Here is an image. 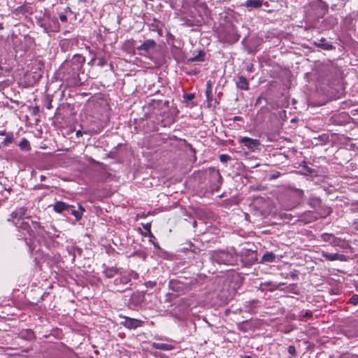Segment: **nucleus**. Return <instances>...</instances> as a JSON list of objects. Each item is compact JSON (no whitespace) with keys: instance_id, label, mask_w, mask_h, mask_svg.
Here are the masks:
<instances>
[{"instance_id":"obj_1","label":"nucleus","mask_w":358,"mask_h":358,"mask_svg":"<svg viewBox=\"0 0 358 358\" xmlns=\"http://www.w3.org/2000/svg\"><path fill=\"white\" fill-rule=\"evenodd\" d=\"M211 259L219 264L236 265L238 257L234 252L224 250L214 251L211 255Z\"/></svg>"},{"instance_id":"obj_2","label":"nucleus","mask_w":358,"mask_h":358,"mask_svg":"<svg viewBox=\"0 0 358 358\" xmlns=\"http://www.w3.org/2000/svg\"><path fill=\"white\" fill-rule=\"evenodd\" d=\"M117 275L119 276L114 280L115 285H126L131 281V278L137 279L138 278V274L131 270L122 271L120 269Z\"/></svg>"},{"instance_id":"obj_3","label":"nucleus","mask_w":358,"mask_h":358,"mask_svg":"<svg viewBox=\"0 0 358 358\" xmlns=\"http://www.w3.org/2000/svg\"><path fill=\"white\" fill-rule=\"evenodd\" d=\"M122 324L126 328L132 329L143 327L144 322L141 320L125 317V320L122 322Z\"/></svg>"},{"instance_id":"obj_4","label":"nucleus","mask_w":358,"mask_h":358,"mask_svg":"<svg viewBox=\"0 0 358 358\" xmlns=\"http://www.w3.org/2000/svg\"><path fill=\"white\" fill-rule=\"evenodd\" d=\"M321 255L327 260L331 261V262L336 261V260L343 262V261H346V259H347L345 255H344L343 254H338V253L331 254V253H329L325 251H322Z\"/></svg>"},{"instance_id":"obj_5","label":"nucleus","mask_w":358,"mask_h":358,"mask_svg":"<svg viewBox=\"0 0 358 358\" xmlns=\"http://www.w3.org/2000/svg\"><path fill=\"white\" fill-rule=\"evenodd\" d=\"M241 143L244 144L249 149H255L259 145V141L248 137H243L239 140Z\"/></svg>"},{"instance_id":"obj_6","label":"nucleus","mask_w":358,"mask_h":358,"mask_svg":"<svg viewBox=\"0 0 358 358\" xmlns=\"http://www.w3.org/2000/svg\"><path fill=\"white\" fill-rule=\"evenodd\" d=\"M73 208V206L68 205L63 201H57L54 205V210L57 213H62L64 211H70V209Z\"/></svg>"},{"instance_id":"obj_7","label":"nucleus","mask_w":358,"mask_h":358,"mask_svg":"<svg viewBox=\"0 0 358 358\" xmlns=\"http://www.w3.org/2000/svg\"><path fill=\"white\" fill-rule=\"evenodd\" d=\"M46 19L51 21L55 25V28L57 27V24H58L57 19L55 17L51 18L50 17V15H47V16H44L43 20L40 22L41 27L44 28V30L45 31V32L55 31V29L51 28L50 26H48L44 22Z\"/></svg>"},{"instance_id":"obj_8","label":"nucleus","mask_w":358,"mask_h":358,"mask_svg":"<svg viewBox=\"0 0 358 358\" xmlns=\"http://www.w3.org/2000/svg\"><path fill=\"white\" fill-rule=\"evenodd\" d=\"M156 45V43L152 39H149L144 41L140 46L137 48L138 50H143L148 52L150 50L153 49Z\"/></svg>"},{"instance_id":"obj_9","label":"nucleus","mask_w":358,"mask_h":358,"mask_svg":"<svg viewBox=\"0 0 358 358\" xmlns=\"http://www.w3.org/2000/svg\"><path fill=\"white\" fill-rule=\"evenodd\" d=\"M27 213V207H20L12 212L10 217L13 219H23Z\"/></svg>"},{"instance_id":"obj_10","label":"nucleus","mask_w":358,"mask_h":358,"mask_svg":"<svg viewBox=\"0 0 358 358\" xmlns=\"http://www.w3.org/2000/svg\"><path fill=\"white\" fill-rule=\"evenodd\" d=\"M120 271V268H118L117 267L106 266L103 271V273L106 278H112L114 276H115L116 275H117Z\"/></svg>"},{"instance_id":"obj_11","label":"nucleus","mask_w":358,"mask_h":358,"mask_svg":"<svg viewBox=\"0 0 358 358\" xmlns=\"http://www.w3.org/2000/svg\"><path fill=\"white\" fill-rule=\"evenodd\" d=\"M22 339L31 341L35 338V334L31 329H23L19 334Z\"/></svg>"},{"instance_id":"obj_12","label":"nucleus","mask_w":358,"mask_h":358,"mask_svg":"<svg viewBox=\"0 0 358 358\" xmlns=\"http://www.w3.org/2000/svg\"><path fill=\"white\" fill-rule=\"evenodd\" d=\"M236 86L241 90H248L249 88V83L245 77L240 76L236 81Z\"/></svg>"},{"instance_id":"obj_13","label":"nucleus","mask_w":358,"mask_h":358,"mask_svg":"<svg viewBox=\"0 0 358 358\" xmlns=\"http://www.w3.org/2000/svg\"><path fill=\"white\" fill-rule=\"evenodd\" d=\"M302 171L303 173L306 176H310L313 178L318 176L317 171L313 167L305 165L303 166Z\"/></svg>"},{"instance_id":"obj_14","label":"nucleus","mask_w":358,"mask_h":358,"mask_svg":"<svg viewBox=\"0 0 358 358\" xmlns=\"http://www.w3.org/2000/svg\"><path fill=\"white\" fill-rule=\"evenodd\" d=\"M244 6L250 9L258 8L262 6V0H248Z\"/></svg>"},{"instance_id":"obj_15","label":"nucleus","mask_w":358,"mask_h":358,"mask_svg":"<svg viewBox=\"0 0 358 358\" xmlns=\"http://www.w3.org/2000/svg\"><path fill=\"white\" fill-rule=\"evenodd\" d=\"M276 256L272 252H266L262 257L261 262L265 263V262H274L275 261Z\"/></svg>"},{"instance_id":"obj_16","label":"nucleus","mask_w":358,"mask_h":358,"mask_svg":"<svg viewBox=\"0 0 358 358\" xmlns=\"http://www.w3.org/2000/svg\"><path fill=\"white\" fill-rule=\"evenodd\" d=\"M152 346L155 349L162 350H171L174 348V347L172 345L162 343H153Z\"/></svg>"},{"instance_id":"obj_17","label":"nucleus","mask_w":358,"mask_h":358,"mask_svg":"<svg viewBox=\"0 0 358 358\" xmlns=\"http://www.w3.org/2000/svg\"><path fill=\"white\" fill-rule=\"evenodd\" d=\"M205 55L203 51L200 50L196 56L189 57L187 60L189 62H202L204 60Z\"/></svg>"},{"instance_id":"obj_18","label":"nucleus","mask_w":358,"mask_h":358,"mask_svg":"<svg viewBox=\"0 0 358 358\" xmlns=\"http://www.w3.org/2000/svg\"><path fill=\"white\" fill-rule=\"evenodd\" d=\"M321 238L322 241H324L325 242H329L331 243H334V241L336 240V237L334 234H328V233H324V234H322Z\"/></svg>"},{"instance_id":"obj_19","label":"nucleus","mask_w":358,"mask_h":358,"mask_svg":"<svg viewBox=\"0 0 358 358\" xmlns=\"http://www.w3.org/2000/svg\"><path fill=\"white\" fill-rule=\"evenodd\" d=\"M19 147L22 150L28 151L30 150L31 147L29 142L26 138H22L19 143Z\"/></svg>"},{"instance_id":"obj_20","label":"nucleus","mask_w":358,"mask_h":358,"mask_svg":"<svg viewBox=\"0 0 358 358\" xmlns=\"http://www.w3.org/2000/svg\"><path fill=\"white\" fill-rule=\"evenodd\" d=\"M13 141V135L11 133L6 134V137L4 141L2 142V144L4 145H7L11 143Z\"/></svg>"},{"instance_id":"obj_21","label":"nucleus","mask_w":358,"mask_h":358,"mask_svg":"<svg viewBox=\"0 0 358 358\" xmlns=\"http://www.w3.org/2000/svg\"><path fill=\"white\" fill-rule=\"evenodd\" d=\"M73 215H74V217H76V220H79L81 219L82 217V215L83 213L75 210L74 209V207L71 209H70V211H69Z\"/></svg>"},{"instance_id":"obj_22","label":"nucleus","mask_w":358,"mask_h":358,"mask_svg":"<svg viewBox=\"0 0 358 358\" xmlns=\"http://www.w3.org/2000/svg\"><path fill=\"white\" fill-rule=\"evenodd\" d=\"M313 317V313L310 310H306L304 314L301 316L299 319L301 321L305 320L306 319H310Z\"/></svg>"},{"instance_id":"obj_23","label":"nucleus","mask_w":358,"mask_h":358,"mask_svg":"<svg viewBox=\"0 0 358 358\" xmlns=\"http://www.w3.org/2000/svg\"><path fill=\"white\" fill-rule=\"evenodd\" d=\"M315 44L319 46V47H322L323 49L324 50H332L333 49V45L330 43H316Z\"/></svg>"},{"instance_id":"obj_24","label":"nucleus","mask_w":358,"mask_h":358,"mask_svg":"<svg viewBox=\"0 0 358 358\" xmlns=\"http://www.w3.org/2000/svg\"><path fill=\"white\" fill-rule=\"evenodd\" d=\"M349 303L352 305H357L358 304V294H354L349 299L348 301Z\"/></svg>"},{"instance_id":"obj_25","label":"nucleus","mask_w":358,"mask_h":358,"mask_svg":"<svg viewBox=\"0 0 358 358\" xmlns=\"http://www.w3.org/2000/svg\"><path fill=\"white\" fill-rule=\"evenodd\" d=\"M219 157H220V162L222 163H227V162L231 160V157L228 155L222 154V155H220Z\"/></svg>"},{"instance_id":"obj_26","label":"nucleus","mask_w":358,"mask_h":358,"mask_svg":"<svg viewBox=\"0 0 358 358\" xmlns=\"http://www.w3.org/2000/svg\"><path fill=\"white\" fill-rule=\"evenodd\" d=\"M288 352L292 355V356H296V348L294 346V345H289L288 347Z\"/></svg>"},{"instance_id":"obj_27","label":"nucleus","mask_w":358,"mask_h":358,"mask_svg":"<svg viewBox=\"0 0 358 358\" xmlns=\"http://www.w3.org/2000/svg\"><path fill=\"white\" fill-rule=\"evenodd\" d=\"M206 96L207 101L210 103V101L213 99V97H212V90L210 91V90H209V89H206Z\"/></svg>"},{"instance_id":"obj_28","label":"nucleus","mask_w":358,"mask_h":358,"mask_svg":"<svg viewBox=\"0 0 358 358\" xmlns=\"http://www.w3.org/2000/svg\"><path fill=\"white\" fill-rule=\"evenodd\" d=\"M97 65L102 67L106 64V60L103 57H99Z\"/></svg>"},{"instance_id":"obj_29","label":"nucleus","mask_w":358,"mask_h":358,"mask_svg":"<svg viewBox=\"0 0 358 358\" xmlns=\"http://www.w3.org/2000/svg\"><path fill=\"white\" fill-rule=\"evenodd\" d=\"M280 217L284 220H290L292 219V216L290 213H283L280 214Z\"/></svg>"},{"instance_id":"obj_30","label":"nucleus","mask_w":358,"mask_h":358,"mask_svg":"<svg viewBox=\"0 0 358 358\" xmlns=\"http://www.w3.org/2000/svg\"><path fill=\"white\" fill-rule=\"evenodd\" d=\"M20 227H21V229H22L24 230H27V231H29V230L30 229L29 224L25 222H22Z\"/></svg>"},{"instance_id":"obj_31","label":"nucleus","mask_w":358,"mask_h":358,"mask_svg":"<svg viewBox=\"0 0 358 358\" xmlns=\"http://www.w3.org/2000/svg\"><path fill=\"white\" fill-rule=\"evenodd\" d=\"M143 227L147 231V233H150L151 223H146L143 224Z\"/></svg>"},{"instance_id":"obj_32","label":"nucleus","mask_w":358,"mask_h":358,"mask_svg":"<svg viewBox=\"0 0 358 358\" xmlns=\"http://www.w3.org/2000/svg\"><path fill=\"white\" fill-rule=\"evenodd\" d=\"M31 222H32L33 227L35 229H43L40 222H36V221H32Z\"/></svg>"},{"instance_id":"obj_33","label":"nucleus","mask_w":358,"mask_h":358,"mask_svg":"<svg viewBox=\"0 0 358 358\" xmlns=\"http://www.w3.org/2000/svg\"><path fill=\"white\" fill-rule=\"evenodd\" d=\"M74 59H77L78 62H80V63H83L85 61V59L83 57H82L80 55H76L74 57Z\"/></svg>"},{"instance_id":"obj_34","label":"nucleus","mask_w":358,"mask_h":358,"mask_svg":"<svg viewBox=\"0 0 358 358\" xmlns=\"http://www.w3.org/2000/svg\"><path fill=\"white\" fill-rule=\"evenodd\" d=\"M59 19L63 22H66L67 21V17L64 14L59 15Z\"/></svg>"},{"instance_id":"obj_35","label":"nucleus","mask_w":358,"mask_h":358,"mask_svg":"<svg viewBox=\"0 0 358 358\" xmlns=\"http://www.w3.org/2000/svg\"><path fill=\"white\" fill-rule=\"evenodd\" d=\"M186 97H187V99L188 100H191V99H192L194 98V95H193V94H187V95H186Z\"/></svg>"},{"instance_id":"obj_36","label":"nucleus","mask_w":358,"mask_h":358,"mask_svg":"<svg viewBox=\"0 0 358 358\" xmlns=\"http://www.w3.org/2000/svg\"><path fill=\"white\" fill-rule=\"evenodd\" d=\"M206 89H209V90H210V91L212 90H211V83H210V81H208L207 82V87H206Z\"/></svg>"},{"instance_id":"obj_37","label":"nucleus","mask_w":358,"mask_h":358,"mask_svg":"<svg viewBox=\"0 0 358 358\" xmlns=\"http://www.w3.org/2000/svg\"><path fill=\"white\" fill-rule=\"evenodd\" d=\"M240 358H252L251 356L250 355H240L239 357Z\"/></svg>"},{"instance_id":"obj_38","label":"nucleus","mask_w":358,"mask_h":358,"mask_svg":"<svg viewBox=\"0 0 358 358\" xmlns=\"http://www.w3.org/2000/svg\"><path fill=\"white\" fill-rule=\"evenodd\" d=\"M6 130H2V131H0V136H4V135H6Z\"/></svg>"},{"instance_id":"obj_39","label":"nucleus","mask_w":358,"mask_h":358,"mask_svg":"<svg viewBox=\"0 0 358 358\" xmlns=\"http://www.w3.org/2000/svg\"><path fill=\"white\" fill-rule=\"evenodd\" d=\"M95 59H96V58H95V57H93V58L91 59V61L89 62V64H92V63H94V61H95Z\"/></svg>"},{"instance_id":"obj_40","label":"nucleus","mask_w":358,"mask_h":358,"mask_svg":"<svg viewBox=\"0 0 358 358\" xmlns=\"http://www.w3.org/2000/svg\"><path fill=\"white\" fill-rule=\"evenodd\" d=\"M148 236L149 237H154L153 234L152 233V231H150V233H148Z\"/></svg>"},{"instance_id":"obj_41","label":"nucleus","mask_w":358,"mask_h":358,"mask_svg":"<svg viewBox=\"0 0 358 358\" xmlns=\"http://www.w3.org/2000/svg\"><path fill=\"white\" fill-rule=\"evenodd\" d=\"M3 29V26L1 23H0V30Z\"/></svg>"},{"instance_id":"obj_42","label":"nucleus","mask_w":358,"mask_h":358,"mask_svg":"<svg viewBox=\"0 0 358 358\" xmlns=\"http://www.w3.org/2000/svg\"><path fill=\"white\" fill-rule=\"evenodd\" d=\"M79 208L81 209L82 211L85 210V209L81 206H79Z\"/></svg>"},{"instance_id":"obj_43","label":"nucleus","mask_w":358,"mask_h":358,"mask_svg":"<svg viewBox=\"0 0 358 358\" xmlns=\"http://www.w3.org/2000/svg\"><path fill=\"white\" fill-rule=\"evenodd\" d=\"M234 120H240V117H235Z\"/></svg>"},{"instance_id":"obj_44","label":"nucleus","mask_w":358,"mask_h":358,"mask_svg":"<svg viewBox=\"0 0 358 358\" xmlns=\"http://www.w3.org/2000/svg\"><path fill=\"white\" fill-rule=\"evenodd\" d=\"M48 109H50V108H51V104H50V103L48 105Z\"/></svg>"},{"instance_id":"obj_45","label":"nucleus","mask_w":358,"mask_h":358,"mask_svg":"<svg viewBox=\"0 0 358 358\" xmlns=\"http://www.w3.org/2000/svg\"><path fill=\"white\" fill-rule=\"evenodd\" d=\"M191 150H192L194 152H195V150L191 147Z\"/></svg>"},{"instance_id":"obj_46","label":"nucleus","mask_w":358,"mask_h":358,"mask_svg":"<svg viewBox=\"0 0 358 358\" xmlns=\"http://www.w3.org/2000/svg\"><path fill=\"white\" fill-rule=\"evenodd\" d=\"M41 180H43V179H45V177L42 176L41 177Z\"/></svg>"},{"instance_id":"obj_47","label":"nucleus","mask_w":358,"mask_h":358,"mask_svg":"<svg viewBox=\"0 0 358 358\" xmlns=\"http://www.w3.org/2000/svg\"><path fill=\"white\" fill-rule=\"evenodd\" d=\"M76 134L77 136L80 135V131H78Z\"/></svg>"},{"instance_id":"obj_48","label":"nucleus","mask_w":358,"mask_h":358,"mask_svg":"<svg viewBox=\"0 0 358 358\" xmlns=\"http://www.w3.org/2000/svg\"><path fill=\"white\" fill-rule=\"evenodd\" d=\"M87 358H94L93 357H87Z\"/></svg>"},{"instance_id":"obj_49","label":"nucleus","mask_w":358,"mask_h":358,"mask_svg":"<svg viewBox=\"0 0 358 358\" xmlns=\"http://www.w3.org/2000/svg\"><path fill=\"white\" fill-rule=\"evenodd\" d=\"M357 358H358V357H357Z\"/></svg>"}]
</instances>
